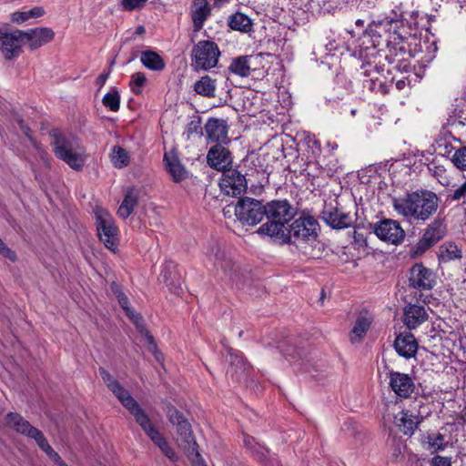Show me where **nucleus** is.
<instances>
[{"label": "nucleus", "instance_id": "obj_1", "mask_svg": "<svg viewBox=\"0 0 466 466\" xmlns=\"http://www.w3.org/2000/svg\"><path fill=\"white\" fill-rule=\"evenodd\" d=\"M319 230V224L314 217L300 216L286 229H283L281 223H264L258 228L257 233L268 236L273 242L283 245L295 244L298 241H315Z\"/></svg>", "mask_w": 466, "mask_h": 466}, {"label": "nucleus", "instance_id": "obj_2", "mask_svg": "<svg viewBox=\"0 0 466 466\" xmlns=\"http://www.w3.org/2000/svg\"><path fill=\"white\" fill-rule=\"evenodd\" d=\"M392 207L399 215L426 221L436 213L439 198L431 190L418 189L407 192L402 197L393 198Z\"/></svg>", "mask_w": 466, "mask_h": 466}, {"label": "nucleus", "instance_id": "obj_3", "mask_svg": "<svg viewBox=\"0 0 466 466\" xmlns=\"http://www.w3.org/2000/svg\"><path fill=\"white\" fill-rule=\"evenodd\" d=\"M401 22L395 18L386 17L381 20L372 21L364 32L362 45L368 53H376L383 48L385 40L400 28Z\"/></svg>", "mask_w": 466, "mask_h": 466}, {"label": "nucleus", "instance_id": "obj_4", "mask_svg": "<svg viewBox=\"0 0 466 466\" xmlns=\"http://www.w3.org/2000/svg\"><path fill=\"white\" fill-rule=\"evenodd\" d=\"M220 56L218 46L211 40H201L191 51V66L195 71H208L218 65Z\"/></svg>", "mask_w": 466, "mask_h": 466}, {"label": "nucleus", "instance_id": "obj_5", "mask_svg": "<svg viewBox=\"0 0 466 466\" xmlns=\"http://www.w3.org/2000/svg\"><path fill=\"white\" fill-rule=\"evenodd\" d=\"M267 215L264 203L249 197L239 198L235 205V216L244 226H256Z\"/></svg>", "mask_w": 466, "mask_h": 466}, {"label": "nucleus", "instance_id": "obj_6", "mask_svg": "<svg viewBox=\"0 0 466 466\" xmlns=\"http://www.w3.org/2000/svg\"><path fill=\"white\" fill-rule=\"evenodd\" d=\"M385 46L376 53H368L367 56H371L378 60L387 61L389 65H391L399 59L404 58L409 53L405 46L404 37L398 33V30L392 32L390 37L383 40Z\"/></svg>", "mask_w": 466, "mask_h": 466}, {"label": "nucleus", "instance_id": "obj_7", "mask_svg": "<svg viewBox=\"0 0 466 466\" xmlns=\"http://www.w3.org/2000/svg\"><path fill=\"white\" fill-rule=\"evenodd\" d=\"M446 233L447 228L444 223V218H435L428 225L422 237L411 248L412 255L420 256L424 254L427 250L441 241L445 237Z\"/></svg>", "mask_w": 466, "mask_h": 466}, {"label": "nucleus", "instance_id": "obj_8", "mask_svg": "<svg viewBox=\"0 0 466 466\" xmlns=\"http://www.w3.org/2000/svg\"><path fill=\"white\" fill-rule=\"evenodd\" d=\"M96 227L99 239L111 251L117 248V228L111 216L105 210L96 211Z\"/></svg>", "mask_w": 466, "mask_h": 466}, {"label": "nucleus", "instance_id": "obj_9", "mask_svg": "<svg viewBox=\"0 0 466 466\" xmlns=\"http://www.w3.org/2000/svg\"><path fill=\"white\" fill-rule=\"evenodd\" d=\"M222 177L219 181L221 190L228 196L241 198L248 188L247 179L238 170L232 167L222 171Z\"/></svg>", "mask_w": 466, "mask_h": 466}, {"label": "nucleus", "instance_id": "obj_10", "mask_svg": "<svg viewBox=\"0 0 466 466\" xmlns=\"http://www.w3.org/2000/svg\"><path fill=\"white\" fill-rule=\"evenodd\" d=\"M24 31L15 29L13 31L0 30V50L4 57L12 60L18 57L22 52V46L25 45Z\"/></svg>", "mask_w": 466, "mask_h": 466}, {"label": "nucleus", "instance_id": "obj_11", "mask_svg": "<svg viewBox=\"0 0 466 466\" xmlns=\"http://www.w3.org/2000/svg\"><path fill=\"white\" fill-rule=\"evenodd\" d=\"M373 233L380 239L394 245L400 244L405 238V231L400 223L390 218H383L382 220L370 224Z\"/></svg>", "mask_w": 466, "mask_h": 466}, {"label": "nucleus", "instance_id": "obj_12", "mask_svg": "<svg viewBox=\"0 0 466 466\" xmlns=\"http://www.w3.org/2000/svg\"><path fill=\"white\" fill-rule=\"evenodd\" d=\"M268 219L267 223H281L283 229H286L288 224L295 216V208L287 199H274L264 204Z\"/></svg>", "mask_w": 466, "mask_h": 466}, {"label": "nucleus", "instance_id": "obj_13", "mask_svg": "<svg viewBox=\"0 0 466 466\" xmlns=\"http://www.w3.org/2000/svg\"><path fill=\"white\" fill-rule=\"evenodd\" d=\"M122 405L134 417L136 422L152 441L161 434L152 422L147 413L140 407L138 402L133 397L128 399Z\"/></svg>", "mask_w": 466, "mask_h": 466}, {"label": "nucleus", "instance_id": "obj_14", "mask_svg": "<svg viewBox=\"0 0 466 466\" xmlns=\"http://www.w3.org/2000/svg\"><path fill=\"white\" fill-rule=\"evenodd\" d=\"M356 215L352 216L349 212L332 205L325 206L321 212V219L334 229H343L350 228L356 222Z\"/></svg>", "mask_w": 466, "mask_h": 466}, {"label": "nucleus", "instance_id": "obj_15", "mask_svg": "<svg viewBox=\"0 0 466 466\" xmlns=\"http://www.w3.org/2000/svg\"><path fill=\"white\" fill-rule=\"evenodd\" d=\"M434 272L422 263H416L410 269L409 286L418 290H431L435 285Z\"/></svg>", "mask_w": 466, "mask_h": 466}, {"label": "nucleus", "instance_id": "obj_16", "mask_svg": "<svg viewBox=\"0 0 466 466\" xmlns=\"http://www.w3.org/2000/svg\"><path fill=\"white\" fill-rule=\"evenodd\" d=\"M387 377L389 378V387L398 397L408 399L414 392L415 383L409 374L391 370L387 373Z\"/></svg>", "mask_w": 466, "mask_h": 466}, {"label": "nucleus", "instance_id": "obj_17", "mask_svg": "<svg viewBox=\"0 0 466 466\" xmlns=\"http://www.w3.org/2000/svg\"><path fill=\"white\" fill-rule=\"evenodd\" d=\"M207 138L216 144H228V125L226 119L209 117L204 126Z\"/></svg>", "mask_w": 466, "mask_h": 466}, {"label": "nucleus", "instance_id": "obj_18", "mask_svg": "<svg viewBox=\"0 0 466 466\" xmlns=\"http://www.w3.org/2000/svg\"><path fill=\"white\" fill-rule=\"evenodd\" d=\"M224 145L216 144L209 148L207 155L208 166L218 171H224L232 167L231 152Z\"/></svg>", "mask_w": 466, "mask_h": 466}, {"label": "nucleus", "instance_id": "obj_19", "mask_svg": "<svg viewBox=\"0 0 466 466\" xmlns=\"http://www.w3.org/2000/svg\"><path fill=\"white\" fill-rule=\"evenodd\" d=\"M229 355V367L228 369V374H229L232 380L241 381L248 376L251 366L247 362L242 352L234 350L233 349L228 350Z\"/></svg>", "mask_w": 466, "mask_h": 466}, {"label": "nucleus", "instance_id": "obj_20", "mask_svg": "<svg viewBox=\"0 0 466 466\" xmlns=\"http://www.w3.org/2000/svg\"><path fill=\"white\" fill-rule=\"evenodd\" d=\"M430 413L431 411H427L424 415L420 411L415 413L410 410H403L400 413V417L398 420L397 426L403 434L410 436Z\"/></svg>", "mask_w": 466, "mask_h": 466}, {"label": "nucleus", "instance_id": "obj_21", "mask_svg": "<svg viewBox=\"0 0 466 466\" xmlns=\"http://www.w3.org/2000/svg\"><path fill=\"white\" fill-rule=\"evenodd\" d=\"M55 33L49 27H36L24 31L25 43L31 51L51 42L54 39Z\"/></svg>", "mask_w": 466, "mask_h": 466}, {"label": "nucleus", "instance_id": "obj_22", "mask_svg": "<svg viewBox=\"0 0 466 466\" xmlns=\"http://www.w3.org/2000/svg\"><path fill=\"white\" fill-rule=\"evenodd\" d=\"M394 349L400 357L410 359L415 356L418 342L413 334L410 332L400 333L394 340Z\"/></svg>", "mask_w": 466, "mask_h": 466}, {"label": "nucleus", "instance_id": "obj_23", "mask_svg": "<svg viewBox=\"0 0 466 466\" xmlns=\"http://www.w3.org/2000/svg\"><path fill=\"white\" fill-rule=\"evenodd\" d=\"M163 161L167 171L171 176L174 182L179 183L187 177V169L181 164L177 155L174 151L166 152Z\"/></svg>", "mask_w": 466, "mask_h": 466}, {"label": "nucleus", "instance_id": "obj_24", "mask_svg": "<svg viewBox=\"0 0 466 466\" xmlns=\"http://www.w3.org/2000/svg\"><path fill=\"white\" fill-rule=\"evenodd\" d=\"M167 413L169 421L177 426V433L187 441H189V439L192 437L191 425L183 413L174 406L168 407Z\"/></svg>", "mask_w": 466, "mask_h": 466}, {"label": "nucleus", "instance_id": "obj_25", "mask_svg": "<svg viewBox=\"0 0 466 466\" xmlns=\"http://www.w3.org/2000/svg\"><path fill=\"white\" fill-rule=\"evenodd\" d=\"M428 319L423 306L410 304L404 309V324L409 329H414Z\"/></svg>", "mask_w": 466, "mask_h": 466}, {"label": "nucleus", "instance_id": "obj_26", "mask_svg": "<svg viewBox=\"0 0 466 466\" xmlns=\"http://www.w3.org/2000/svg\"><path fill=\"white\" fill-rule=\"evenodd\" d=\"M191 19L194 31L198 32L203 28L205 21L211 14L208 0H193Z\"/></svg>", "mask_w": 466, "mask_h": 466}, {"label": "nucleus", "instance_id": "obj_27", "mask_svg": "<svg viewBox=\"0 0 466 466\" xmlns=\"http://www.w3.org/2000/svg\"><path fill=\"white\" fill-rule=\"evenodd\" d=\"M99 374L107 386V388L113 392V394L117 398V400L123 404L132 396L127 390L120 382L116 380L105 368H99Z\"/></svg>", "mask_w": 466, "mask_h": 466}, {"label": "nucleus", "instance_id": "obj_28", "mask_svg": "<svg viewBox=\"0 0 466 466\" xmlns=\"http://www.w3.org/2000/svg\"><path fill=\"white\" fill-rule=\"evenodd\" d=\"M208 256L210 260H213L215 267L220 268L226 275L231 277L235 264L226 256V253L221 249L219 245H213L210 248Z\"/></svg>", "mask_w": 466, "mask_h": 466}, {"label": "nucleus", "instance_id": "obj_29", "mask_svg": "<svg viewBox=\"0 0 466 466\" xmlns=\"http://www.w3.org/2000/svg\"><path fill=\"white\" fill-rule=\"evenodd\" d=\"M384 64L381 63V60H378L373 58V60H368L363 62L360 66V68L358 72V76L360 80L368 79H379L381 76H384Z\"/></svg>", "mask_w": 466, "mask_h": 466}, {"label": "nucleus", "instance_id": "obj_30", "mask_svg": "<svg viewBox=\"0 0 466 466\" xmlns=\"http://www.w3.org/2000/svg\"><path fill=\"white\" fill-rule=\"evenodd\" d=\"M159 278L164 281L170 291L174 292L175 294H179L182 292L181 278L175 271V265L172 262L166 264L165 268L160 273Z\"/></svg>", "mask_w": 466, "mask_h": 466}, {"label": "nucleus", "instance_id": "obj_31", "mask_svg": "<svg viewBox=\"0 0 466 466\" xmlns=\"http://www.w3.org/2000/svg\"><path fill=\"white\" fill-rule=\"evenodd\" d=\"M142 65L152 71H162L166 67V62L163 57L153 50L143 51L140 56Z\"/></svg>", "mask_w": 466, "mask_h": 466}, {"label": "nucleus", "instance_id": "obj_32", "mask_svg": "<svg viewBox=\"0 0 466 466\" xmlns=\"http://www.w3.org/2000/svg\"><path fill=\"white\" fill-rule=\"evenodd\" d=\"M6 425L17 433L27 436L28 431L34 427L28 420H25L19 413L9 412L6 415Z\"/></svg>", "mask_w": 466, "mask_h": 466}, {"label": "nucleus", "instance_id": "obj_33", "mask_svg": "<svg viewBox=\"0 0 466 466\" xmlns=\"http://www.w3.org/2000/svg\"><path fill=\"white\" fill-rule=\"evenodd\" d=\"M137 203H138L137 195L135 194V191L133 188H129L127 191L120 207L118 208L117 215L124 219L127 218L134 211Z\"/></svg>", "mask_w": 466, "mask_h": 466}, {"label": "nucleus", "instance_id": "obj_34", "mask_svg": "<svg viewBox=\"0 0 466 466\" xmlns=\"http://www.w3.org/2000/svg\"><path fill=\"white\" fill-rule=\"evenodd\" d=\"M228 24L231 29L243 33H248L252 29L251 19L248 15L239 12L231 15L228 17Z\"/></svg>", "mask_w": 466, "mask_h": 466}, {"label": "nucleus", "instance_id": "obj_35", "mask_svg": "<svg viewBox=\"0 0 466 466\" xmlns=\"http://www.w3.org/2000/svg\"><path fill=\"white\" fill-rule=\"evenodd\" d=\"M49 136L53 138L52 146L56 157L59 156L66 150L72 148L71 141L58 129H51L49 131Z\"/></svg>", "mask_w": 466, "mask_h": 466}, {"label": "nucleus", "instance_id": "obj_36", "mask_svg": "<svg viewBox=\"0 0 466 466\" xmlns=\"http://www.w3.org/2000/svg\"><path fill=\"white\" fill-rule=\"evenodd\" d=\"M194 91L205 97H214L216 91V80L206 75L194 84Z\"/></svg>", "mask_w": 466, "mask_h": 466}, {"label": "nucleus", "instance_id": "obj_37", "mask_svg": "<svg viewBox=\"0 0 466 466\" xmlns=\"http://www.w3.org/2000/svg\"><path fill=\"white\" fill-rule=\"evenodd\" d=\"M248 56H240L232 59L228 71L241 77H247L250 75Z\"/></svg>", "mask_w": 466, "mask_h": 466}, {"label": "nucleus", "instance_id": "obj_38", "mask_svg": "<svg viewBox=\"0 0 466 466\" xmlns=\"http://www.w3.org/2000/svg\"><path fill=\"white\" fill-rule=\"evenodd\" d=\"M56 157L66 162L72 169L76 171L82 170L85 165V157L81 154L74 152L73 147L66 150Z\"/></svg>", "mask_w": 466, "mask_h": 466}, {"label": "nucleus", "instance_id": "obj_39", "mask_svg": "<svg viewBox=\"0 0 466 466\" xmlns=\"http://www.w3.org/2000/svg\"><path fill=\"white\" fill-rule=\"evenodd\" d=\"M363 87L367 88L370 92L386 95L389 93L388 77L384 76L379 79L363 80Z\"/></svg>", "mask_w": 466, "mask_h": 466}, {"label": "nucleus", "instance_id": "obj_40", "mask_svg": "<svg viewBox=\"0 0 466 466\" xmlns=\"http://www.w3.org/2000/svg\"><path fill=\"white\" fill-rule=\"evenodd\" d=\"M371 324V320L366 315L360 314L355 322L354 327L351 329V333L359 339H362L369 330Z\"/></svg>", "mask_w": 466, "mask_h": 466}, {"label": "nucleus", "instance_id": "obj_41", "mask_svg": "<svg viewBox=\"0 0 466 466\" xmlns=\"http://www.w3.org/2000/svg\"><path fill=\"white\" fill-rule=\"evenodd\" d=\"M45 14L43 7L35 6L28 11L15 12L12 14V21L21 24L29 18L40 17Z\"/></svg>", "mask_w": 466, "mask_h": 466}, {"label": "nucleus", "instance_id": "obj_42", "mask_svg": "<svg viewBox=\"0 0 466 466\" xmlns=\"http://www.w3.org/2000/svg\"><path fill=\"white\" fill-rule=\"evenodd\" d=\"M112 162L117 168L127 167L130 162L127 151L120 146H115L112 149Z\"/></svg>", "mask_w": 466, "mask_h": 466}, {"label": "nucleus", "instance_id": "obj_43", "mask_svg": "<svg viewBox=\"0 0 466 466\" xmlns=\"http://www.w3.org/2000/svg\"><path fill=\"white\" fill-rule=\"evenodd\" d=\"M440 250H441L440 257L443 260L451 261V260H454V259L461 258V249L453 242L443 244L442 246H441Z\"/></svg>", "mask_w": 466, "mask_h": 466}, {"label": "nucleus", "instance_id": "obj_44", "mask_svg": "<svg viewBox=\"0 0 466 466\" xmlns=\"http://www.w3.org/2000/svg\"><path fill=\"white\" fill-rule=\"evenodd\" d=\"M103 105L113 112H117L120 107V95L116 88H112L102 98Z\"/></svg>", "mask_w": 466, "mask_h": 466}, {"label": "nucleus", "instance_id": "obj_45", "mask_svg": "<svg viewBox=\"0 0 466 466\" xmlns=\"http://www.w3.org/2000/svg\"><path fill=\"white\" fill-rule=\"evenodd\" d=\"M110 290L114 294V296L116 298L118 304L122 308V309L128 310L130 308L129 299L127 297V295L123 292L121 285H119L117 282L113 281L110 284Z\"/></svg>", "mask_w": 466, "mask_h": 466}, {"label": "nucleus", "instance_id": "obj_46", "mask_svg": "<svg viewBox=\"0 0 466 466\" xmlns=\"http://www.w3.org/2000/svg\"><path fill=\"white\" fill-rule=\"evenodd\" d=\"M202 118L198 115H194L191 117V120L187 125L186 134L187 136V139L191 137L192 135H198L202 137L204 135V128L201 127Z\"/></svg>", "mask_w": 466, "mask_h": 466}, {"label": "nucleus", "instance_id": "obj_47", "mask_svg": "<svg viewBox=\"0 0 466 466\" xmlns=\"http://www.w3.org/2000/svg\"><path fill=\"white\" fill-rule=\"evenodd\" d=\"M451 160L457 168L466 170V147L456 149Z\"/></svg>", "mask_w": 466, "mask_h": 466}, {"label": "nucleus", "instance_id": "obj_48", "mask_svg": "<svg viewBox=\"0 0 466 466\" xmlns=\"http://www.w3.org/2000/svg\"><path fill=\"white\" fill-rule=\"evenodd\" d=\"M132 80L130 81L129 86L132 92L136 95L141 93L140 87L145 86L147 83V77L144 73L137 72L132 75Z\"/></svg>", "mask_w": 466, "mask_h": 466}, {"label": "nucleus", "instance_id": "obj_49", "mask_svg": "<svg viewBox=\"0 0 466 466\" xmlns=\"http://www.w3.org/2000/svg\"><path fill=\"white\" fill-rule=\"evenodd\" d=\"M125 313L132 321V323L136 326L139 333L143 332V330L147 329L144 319L140 313H137L135 310H133L131 307L128 309V310H125Z\"/></svg>", "mask_w": 466, "mask_h": 466}, {"label": "nucleus", "instance_id": "obj_50", "mask_svg": "<svg viewBox=\"0 0 466 466\" xmlns=\"http://www.w3.org/2000/svg\"><path fill=\"white\" fill-rule=\"evenodd\" d=\"M427 439L429 445L434 449V451H442L447 446L444 436L439 432L429 434Z\"/></svg>", "mask_w": 466, "mask_h": 466}, {"label": "nucleus", "instance_id": "obj_51", "mask_svg": "<svg viewBox=\"0 0 466 466\" xmlns=\"http://www.w3.org/2000/svg\"><path fill=\"white\" fill-rule=\"evenodd\" d=\"M153 443L157 446L167 458L174 459L176 456L174 450L168 445L162 434L157 437L155 441H153Z\"/></svg>", "mask_w": 466, "mask_h": 466}, {"label": "nucleus", "instance_id": "obj_52", "mask_svg": "<svg viewBox=\"0 0 466 466\" xmlns=\"http://www.w3.org/2000/svg\"><path fill=\"white\" fill-rule=\"evenodd\" d=\"M153 443L157 446L167 458L174 459L176 456L174 450L168 445L162 434L157 437L155 441H153Z\"/></svg>", "mask_w": 466, "mask_h": 466}, {"label": "nucleus", "instance_id": "obj_53", "mask_svg": "<svg viewBox=\"0 0 466 466\" xmlns=\"http://www.w3.org/2000/svg\"><path fill=\"white\" fill-rule=\"evenodd\" d=\"M15 121L17 122L20 130L23 132V134L27 137V139L30 141L31 145L38 149L39 148V143L35 140V138L32 136V130L31 128L25 123L24 119L17 116L15 117Z\"/></svg>", "mask_w": 466, "mask_h": 466}, {"label": "nucleus", "instance_id": "obj_54", "mask_svg": "<svg viewBox=\"0 0 466 466\" xmlns=\"http://www.w3.org/2000/svg\"><path fill=\"white\" fill-rule=\"evenodd\" d=\"M453 149L452 145L446 139H439L436 141L435 150L438 151L440 155L450 156Z\"/></svg>", "mask_w": 466, "mask_h": 466}, {"label": "nucleus", "instance_id": "obj_55", "mask_svg": "<svg viewBox=\"0 0 466 466\" xmlns=\"http://www.w3.org/2000/svg\"><path fill=\"white\" fill-rule=\"evenodd\" d=\"M147 0H122V6L127 11H133L145 5Z\"/></svg>", "mask_w": 466, "mask_h": 466}, {"label": "nucleus", "instance_id": "obj_56", "mask_svg": "<svg viewBox=\"0 0 466 466\" xmlns=\"http://www.w3.org/2000/svg\"><path fill=\"white\" fill-rule=\"evenodd\" d=\"M316 166L317 165L314 162H307L306 167L299 170V175L306 177L308 180L314 179L317 177V175L313 173V170L311 169L312 167L317 169Z\"/></svg>", "mask_w": 466, "mask_h": 466}, {"label": "nucleus", "instance_id": "obj_57", "mask_svg": "<svg viewBox=\"0 0 466 466\" xmlns=\"http://www.w3.org/2000/svg\"><path fill=\"white\" fill-rule=\"evenodd\" d=\"M0 254H2L5 258H8L11 261H15L16 254L15 251L10 249L4 241L0 238Z\"/></svg>", "mask_w": 466, "mask_h": 466}, {"label": "nucleus", "instance_id": "obj_58", "mask_svg": "<svg viewBox=\"0 0 466 466\" xmlns=\"http://www.w3.org/2000/svg\"><path fill=\"white\" fill-rule=\"evenodd\" d=\"M398 64L393 66L394 69H396L398 72H400V74L402 73H408V72H410L411 70V66H410V63L404 57L402 59H399L398 61Z\"/></svg>", "mask_w": 466, "mask_h": 466}, {"label": "nucleus", "instance_id": "obj_59", "mask_svg": "<svg viewBox=\"0 0 466 466\" xmlns=\"http://www.w3.org/2000/svg\"><path fill=\"white\" fill-rule=\"evenodd\" d=\"M431 466H451V459L450 457L435 455L431 459Z\"/></svg>", "mask_w": 466, "mask_h": 466}, {"label": "nucleus", "instance_id": "obj_60", "mask_svg": "<svg viewBox=\"0 0 466 466\" xmlns=\"http://www.w3.org/2000/svg\"><path fill=\"white\" fill-rule=\"evenodd\" d=\"M466 197V180L464 183L459 187L457 189L454 190V192L450 195V199L451 200H460L461 198H464Z\"/></svg>", "mask_w": 466, "mask_h": 466}, {"label": "nucleus", "instance_id": "obj_61", "mask_svg": "<svg viewBox=\"0 0 466 466\" xmlns=\"http://www.w3.org/2000/svg\"><path fill=\"white\" fill-rule=\"evenodd\" d=\"M28 438L34 439L36 443L40 442V440H45L46 437L44 436L43 432L38 430L35 427H33L30 431H28L27 436Z\"/></svg>", "mask_w": 466, "mask_h": 466}, {"label": "nucleus", "instance_id": "obj_62", "mask_svg": "<svg viewBox=\"0 0 466 466\" xmlns=\"http://www.w3.org/2000/svg\"><path fill=\"white\" fill-rule=\"evenodd\" d=\"M58 466H68L60 457V455L53 449L46 454Z\"/></svg>", "mask_w": 466, "mask_h": 466}, {"label": "nucleus", "instance_id": "obj_63", "mask_svg": "<svg viewBox=\"0 0 466 466\" xmlns=\"http://www.w3.org/2000/svg\"><path fill=\"white\" fill-rule=\"evenodd\" d=\"M111 74V70L110 68H108L107 70H105L102 74H100L96 78V85L97 86H99V88H101L105 83L106 82L107 78L109 77Z\"/></svg>", "mask_w": 466, "mask_h": 466}, {"label": "nucleus", "instance_id": "obj_64", "mask_svg": "<svg viewBox=\"0 0 466 466\" xmlns=\"http://www.w3.org/2000/svg\"><path fill=\"white\" fill-rule=\"evenodd\" d=\"M148 350L150 352H152V354L154 355V357L157 362L163 361V360H164L163 355L160 352V350H158L156 341L153 344H148Z\"/></svg>", "mask_w": 466, "mask_h": 466}]
</instances>
